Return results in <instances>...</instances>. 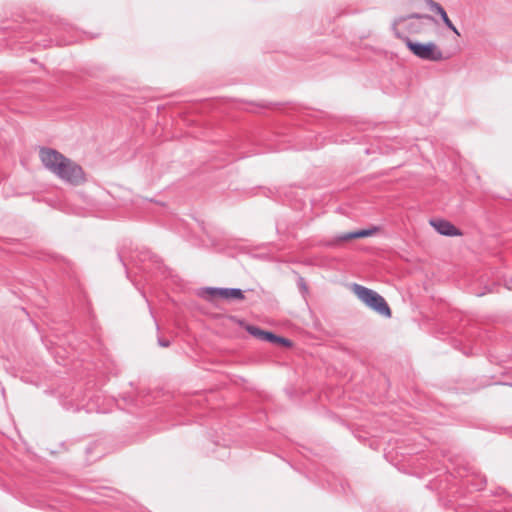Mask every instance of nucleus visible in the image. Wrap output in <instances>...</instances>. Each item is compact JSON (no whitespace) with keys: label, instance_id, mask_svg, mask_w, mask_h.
<instances>
[{"label":"nucleus","instance_id":"f257e3e1","mask_svg":"<svg viewBox=\"0 0 512 512\" xmlns=\"http://www.w3.org/2000/svg\"><path fill=\"white\" fill-rule=\"evenodd\" d=\"M433 22L434 18L430 15L414 13L395 18L392 30L395 36L404 42V38H409L406 33L425 34Z\"/></svg>","mask_w":512,"mask_h":512},{"label":"nucleus","instance_id":"f03ea898","mask_svg":"<svg viewBox=\"0 0 512 512\" xmlns=\"http://www.w3.org/2000/svg\"><path fill=\"white\" fill-rule=\"evenodd\" d=\"M353 293L370 309L379 315L390 318L392 313L386 300L376 291L359 284H353L351 287Z\"/></svg>","mask_w":512,"mask_h":512},{"label":"nucleus","instance_id":"7ed1b4c3","mask_svg":"<svg viewBox=\"0 0 512 512\" xmlns=\"http://www.w3.org/2000/svg\"><path fill=\"white\" fill-rule=\"evenodd\" d=\"M404 43L416 57L422 60L438 62L444 59L443 52L434 42L419 43L410 38H404Z\"/></svg>","mask_w":512,"mask_h":512},{"label":"nucleus","instance_id":"20e7f679","mask_svg":"<svg viewBox=\"0 0 512 512\" xmlns=\"http://www.w3.org/2000/svg\"><path fill=\"white\" fill-rule=\"evenodd\" d=\"M62 181L77 186L85 181V174L80 165L69 159L55 174Z\"/></svg>","mask_w":512,"mask_h":512},{"label":"nucleus","instance_id":"39448f33","mask_svg":"<svg viewBox=\"0 0 512 512\" xmlns=\"http://www.w3.org/2000/svg\"><path fill=\"white\" fill-rule=\"evenodd\" d=\"M39 157L43 166L54 175L69 160L66 156L55 149L42 147L39 150Z\"/></svg>","mask_w":512,"mask_h":512},{"label":"nucleus","instance_id":"423d86ee","mask_svg":"<svg viewBox=\"0 0 512 512\" xmlns=\"http://www.w3.org/2000/svg\"><path fill=\"white\" fill-rule=\"evenodd\" d=\"M39 157L43 166L54 175L69 160L66 156L55 149L42 147L39 150Z\"/></svg>","mask_w":512,"mask_h":512},{"label":"nucleus","instance_id":"0eeeda50","mask_svg":"<svg viewBox=\"0 0 512 512\" xmlns=\"http://www.w3.org/2000/svg\"><path fill=\"white\" fill-rule=\"evenodd\" d=\"M205 293H207L211 298L220 297L222 299H235V300H243L244 294L243 291L239 288H206Z\"/></svg>","mask_w":512,"mask_h":512},{"label":"nucleus","instance_id":"6e6552de","mask_svg":"<svg viewBox=\"0 0 512 512\" xmlns=\"http://www.w3.org/2000/svg\"><path fill=\"white\" fill-rule=\"evenodd\" d=\"M430 224L435 228V230L441 235L445 236H457L461 235V232L449 221L435 219L431 220Z\"/></svg>","mask_w":512,"mask_h":512},{"label":"nucleus","instance_id":"1a4fd4ad","mask_svg":"<svg viewBox=\"0 0 512 512\" xmlns=\"http://www.w3.org/2000/svg\"><path fill=\"white\" fill-rule=\"evenodd\" d=\"M425 2L427 7L431 11L440 15L441 19L443 20L444 24L447 26L448 29L455 30L454 24L451 22L446 11L439 3L435 2L434 0H426Z\"/></svg>","mask_w":512,"mask_h":512},{"label":"nucleus","instance_id":"9d476101","mask_svg":"<svg viewBox=\"0 0 512 512\" xmlns=\"http://www.w3.org/2000/svg\"><path fill=\"white\" fill-rule=\"evenodd\" d=\"M376 228L373 229H363L356 232H350L341 236L342 240H350L355 238H364L373 235L376 232Z\"/></svg>","mask_w":512,"mask_h":512},{"label":"nucleus","instance_id":"9b49d317","mask_svg":"<svg viewBox=\"0 0 512 512\" xmlns=\"http://www.w3.org/2000/svg\"><path fill=\"white\" fill-rule=\"evenodd\" d=\"M261 340H266V341L273 342V343H281L284 346L291 345V342L288 339L276 336L273 333L267 332V331L265 332V334Z\"/></svg>","mask_w":512,"mask_h":512},{"label":"nucleus","instance_id":"f8f14e48","mask_svg":"<svg viewBox=\"0 0 512 512\" xmlns=\"http://www.w3.org/2000/svg\"><path fill=\"white\" fill-rule=\"evenodd\" d=\"M247 331L251 335H253V336H255V337L259 338V339H262L264 334H265V332H266V331L261 330L258 327H255V326H248Z\"/></svg>","mask_w":512,"mask_h":512},{"label":"nucleus","instance_id":"ddd939ff","mask_svg":"<svg viewBox=\"0 0 512 512\" xmlns=\"http://www.w3.org/2000/svg\"><path fill=\"white\" fill-rule=\"evenodd\" d=\"M158 344H159L161 347H168V346L170 345V341H169V340H166V339L159 338V339H158Z\"/></svg>","mask_w":512,"mask_h":512},{"label":"nucleus","instance_id":"4468645a","mask_svg":"<svg viewBox=\"0 0 512 512\" xmlns=\"http://www.w3.org/2000/svg\"><path fill=\"white\" fill-rule=\"evenodd\" d=\"M457 36H460V33L458 31V29L455 27V30H452Z\"/></svg>","mask_w":512,"mask_h":512},{"label":"nucleus","instance_id":"2eb2a0df","mask_svg":"<svg viewBox=\"0 0 512 512\" xmlns=\"http://www.w3.org/2000/svg\"><path fill=\"white\" fill-rule=\"evenodd\" d=\"M508 289H512V285H508Z\"/></svg>","mask_w":512,"mask_h":512}]
</instances>
